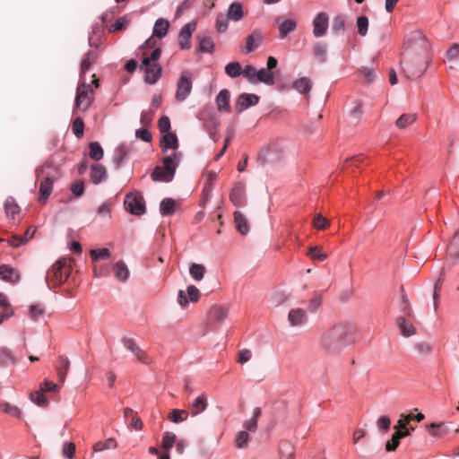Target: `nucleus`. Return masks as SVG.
Listing matches in <instances>:
<instances>
[{
    "mask_svg": "<svg viewBox=\"0 0 459 459\" xmlns=\"http://www.w3.org/2000/svg\"><path fill=\"white\" fill-rule=\"evenodd\" d=\"M90 148V157L94 160H100L104 156V152L102 147L98 142H92L89 145Z\"/></svg>",
    "mask_w": 459,
    "mask_h": 459,
    "instance_id": "a19ab883",
    "label": "nucleus"
},
{
    "mask_svg": "<svg viewBox=\"0 0 459 459\" xmlns=\"http://www.w3.org/2000/svg\"><path fill=\"white\" fill-rule=\"evenodd\" d=\"M228 20H232L234 22H238L243 17L242 7L239 4L233 3L230 5L228 13Z\"/></svg>",
    "mask_w": 459,
    "mask_h": 459,
    "instance_id": "2f4dec72",
    "label": "nucleus"
},
{
    "mask_svg": "<svg viewBox=\"0 0 459 459\" xmlns=\"http://www.w3.org/2000/svg\"><path fill=\"white\" fill-rule=\"evenodd\" d=\"M297 27V22L294 20H285L279 25L280 38H285L290 32L293 31Z\"/></svg>",
    "mask_w": 459,
    "mask_h": 459,
    "instance_id": "72a5a7b5",
    "label": "nucleus"
},
{
    "mask_svg": "<svg viewBox=\"0 0 459 459\" xmlns=\"http://www.w3.org/2000/svg\"><path fill=\"white\" fill-rule=\"evenodd\" d=\"M15 358L11 351L5 348L0 349V366L7 367L15 363Z\"/></svg>",
    "mask_w": 459,
    "mask_h": 459,
    "instance_id": "4c0bfd02",
    "label": "nucleus"
},
{
    "mask_svg": "<svg viewBox=\"0 0 459 459\" xmlns=\"http://www.w3.org/2000/svg\"><path fill=\"white\" fill-rule=\"evenodd\" d=\"M207 408V399L204 394L197 396L189 405L190 414L195 417Z\"/></svg>",
    "mask_w": 459,
    "mask_h": 459,
    "instance_id": "aec40b11",
    "label": "nucleus"
},
{
    "mask_svg": "<svg viewBox=\"0 0 459 459\" xmlns=\"http://www.w3.org/2000/svg\"><path fill=\"white\" fill-rule=\"evenodd\" d=\"M199 48L198 50L204 53H212L214 48V43L209 36H199Z\"/></svg>",
    "mask_w": 459,
    "mask_h": 459,
    "instance_id": "473e14b6",
    "label": "nucleus"
},
{
    "mask_svg": "<svg viewBox=\"0 0 459 459\" xmlns=\"http://www.w3.org/2000/svg\"><path fill=\"white\" fill-rule=\"evenodd\" d=\"M29 315L31 320L39 321L44 317L45 307L41 304H33L29 307Z\"/></svg>",
    "mask_w": 459,
    "mask_h": 459,
    "instance_id": "e433bc0d",
    "label": "nucleus"
},
{
    "mask_svg": "<svg viewBox=\"0 0 459 459\" xmlns=\"http://www.w3.org/2000/svg\"><path fill=\"white\" fill-rule=\"evenodd\" d=\"M286 152V144L282 140H273L261 150V157L266 161H278Z\"/></svg>",
    "mask_w": 459,
    "mask_h": 459,
    "instance_id": "39448f33",
    "label": "nucleus"
},
{
    "mask_svg": "<svg viewBox=\"0 0 459 459\" xmlns=\"http://www.w3.org/2000/svg\"><path fill=\"white\" fill-rule=\"evenodd\" d=\"M0 279L10 283H15L20 280V273L13 267L5 264L0 265Z\"/></svg>",
    "mask_w": 459,
    "mask_h": 459,
    "instance_id": "f3484780",
    "label": "nucleus"
},
{
    "mask_svg": "<svg viewBox=\"0 0 459 459\" xmlns=\"http://www.w3.org/2000/svg\"><path fill=\"white\" fill-rule=\"evenodd\" d=\"M0 409L6 414L12 415L13 417L20 418L22 415V411L19 407L13 405L9 403H1Z\"/></svg>",
    "mask_w": 459,
    "mask_h": 459,
    "instance_id": "3c124183",
    "label": "nucleus"
},
{
    "mask_svg": "<svg viewBox=\"0 0 459 459\" xmlns=\"http://www.w3.org/2000/svg\"><path fill=\"white\" fill-rule=\"evenodd\" d=\"M428 429L430 435L434 437H443L448 432V428L444 423H431Z\"/></svg>",
    "mask_w": 459,
    "mask_h": 459,
    "instance_id": "79ce46f5",
    "label": "nucleus"
},
{
    "mask_svg": "<svg viewBox=\"0 0 459 459\" xmlns=\"http://www.w3.org/2000/svg\"><path fill=\"white\" fill-rule=\"evenodd\" d=\"M124 204L126 211L132 214L142 215L145 212L144 201L143 196L139 194H127Z\"/></svg>",
    "mask_w": 459,
    "mask_h": 459,
    "instance_id": "6e6552de",
    "label": "nucleus"
},
{
    "mask_svg": "<svg viewBox=\"0 0 459 459\" xmlns=\"http://www.w3.org/2000/svg\"><path fill=\"white\" fill-rule=\"evenodd\" d=\"M234 221L237 230L242 235H247L249 232V224L247 217L241 212H235Z\"/></svg>",
    "mask_w": 459,
    "mask_h": 459,
    "instance_id": "b1692460",
    "label": "nucleus"
},
{
    "mask_svg": "<svg viewBox=\"0 0 459 459\" xmlns=\"http://www.w3.org/2000/svg\"><path fill=\"white\" fill-rule=\"evenodd\" d=\"M292 87L295 89L299 93L303 95H308V93L311 91V81L308 77H300L296 79L292 82Z\"/></svg>",
    "mask_w": 459,
    "mask_h": 459,
    "instance_id": "5701e85b",
    "label": "nucleus"
},
{
    "mask_svg": "<svg viewBox=\"0 0 459 459\" xmlns=\"http://www.w3.org/2000/svg\"><path fill=\"white\" fill-rule=\"evenodd\" d=\"M96 54L93 51H90L87 53L85 57L83 58L82 65H81V76L82 77V74L87 72L91 65L96 61Z\"/></svg>",
    "mask_w": 459,
    "mask_h": 459,
    "instance_id": "de8ad7c7",
    "label": "nucleus"
},
{
    "mask_svg": "<svg viewBox=\"0 0 459 459\" xmlns=\"http://www.w3.org/2000/svg\"><path fill=\"white\" fill-rule=\"evenodd\" d=\"M180 161V155L174 152L162 160L163 166H157L152 173L154 181L170 182L175 176L176 169Z\"/></svg>",
    "mask_w": 459,
    "mask_h": 459,
    "instance_id": "7ed1b4c3",
    "label": "nucleus"
},
{
    "mask_svg": "<svg viewBox=\"0 0 459 459\" xmlns=\"http://www.w3.org/2000/svg\"><path fill=\"white\" fill-rule=\"evenodd\" d=\"M314 53L317 58L321 61H325L327 53L326 46L323 43H316L314 46Z\"/></svg>",
    "mask_w": 459,
    "mask_h": 459,
    "instance_id": "69168bd1",
    "label": "nucleus"
},
{
    "mask_svg": "<svg viewBox=\"0 0 459 459\" xmlns=\"http://www.w3.org/2000/svg\"><path fill=\"white\" fill-rule=\"evenodd\" d=\"M205 267L201 264H193L189 268V274L195 281H202L204 277Z\"/></svg>",
    "mask_w": 459,
    "mask_h": 459,
    "instance_id": "58836bf2",
    "label": "nucleus"
},
{
    "mask_svg": "<svg viewBox=\"0 0 459 459\" xmlns=\"http://www.w3.org/2000/svg\"><path fill=\"white\" fill-rule=\"evenodd\" d=\"M230 200L235 205H240L243 203L244 195L240 186H235L230 193Z\"/></svg>",
    "mask_w": 459,
    "mask_h": 459,
    "instance_id": "4d7b16f0",
    "label": "nucleus"
},
{
    "mask_svg": "<svg viewBox=\"0 0 459 459\" xmlns=\"http://www.w3.org/2000/svg\"><path fill=\"white\" fill-rule=\"evenodd\" d=\"M67 278V273L63 271V264L56 261L47 272L46 281L49 288L56 286L65 281Z\"/></svg>",
    "mask_w": 459,
    "mask_h": 459,
    "instance_id": "0eeeda50",
    "label": "nucleus"
},
{
    "mask_svg": "<svg viewBox=\"0 0 459 459\" xmlns=\"http://www.w3.org/2000/svg\"><path fill=\"white\" fill-rule=\"evenodd\" d=\"M90 255L94 262L107 260L111 256V251L106 247L91 249Z\"/></svg>",
    "mask_w": 459,
    "mask_h": 459,
    "instance_id": "f704fd0d",
    "label": "nucleus"
},
{
    "mask_svg": "<svg viewBox=\"0 0 459 459\" xmlns=\"http://www.w3.org/2000/svg\"><path fill=\"white\" fill-rule=\"evenodd\" d=\"M398 326L401 333L405 337L411 336L415 333V327L413 325L403 317H400L398 319Z\"/></svg>",
    "mask_w": 459,
    "mask_h": 459,
    "instance_id": "7c9ffc66",
    "label": "nucleus"
},
{
    "mask_svg": "<svg viewBox=\"0 0 459 459\" xmlns=\"http://www.w3.org/2000/svg\"><path fill=\"white\" fill-rule=\"evenodd\" d=\"M307 316L304 309L291 308L288 314V322L292 327H302L307 324Z\"/></svg>",
    "mask_w": 459,
    "mask_h": 459,
    "instance_id": "9b49d317",
    "label": "nucleus"
},
{
    "mask_svg": "<svg viewBox=\"0 0 459 459\" xmlns=\"http://www.w3.org/2000/svg\"><path fill=\"white\" fill-rule=\"evenodd\" d=\"M243 68L238 62L229 63L225 66V73L230 78H236L242 74Z\"/></svg>",
    "mask_w": 459,
    "mask_h": 459,
    "instance_id": "ea45409f",
    "label": "nucleus"
},
{
    "mask_svg": "<svg viewBox=\"0 0 459 459\" xmlns=\"http://www.w3.org/2000/svg\"><path fill=\"white\" fill-rule=\"evenodd\" d=\"M376 425L378 430L386 432L391 425L390 418L386 415H383L377 419Z\"/></svg>",
    "mask_w": 459,
    "mask_h": 459,
    "instance_id": "0e129e2a",
    "label": "nucleus"
},
{
    "mask_svg": "<svg viewBox=\"0 0 459 459\" xmlns=\"http://www.w3.org/2000/svg\"><path fill=\"white\" fill-rule=\"evenodd\" d=\"M346 18L344 15L334 17L332 24V30L335 34L342 33L345 30Z\"/></svg>",
    "mask_w": 459,
    "mask_h": 459,
    "instance_id": "c03bdc74",
    "label": "nucleus"
},
{
    "mask_svg": "<svg viewBox=\"0 0 459 459\" xmlns=\"http://www.w3.org/2000/svg\"><path fill=\"white\" fill-rule=\"evenodd\" d=\"M195 28H196L195 22H191L186 23L180 30V32L178 35V42H179V46L182 49H186V48H190L189 40H190L192 34L195 31Z\"/></svg>",
    "mask_w": 459,
    "mask_h": 459,
    "instance_id": "4468645a",
    "label": "nucleus"
},
{
    "mask_svg": "<svg viewBox=\"0 0 459 459\" xmlns=\"http://www.w3.org/2000/svg\"><path fill=\"white\" fill-rule=\"evenodd\" d=\"M307 255L315 260L325 261L327 258V254L322 251V247L315 246L308 249Z\"/></svg>",
    "mask_w": 459,
    "mask_h": 459,
    "instance_id": "864d4df0",
    "label": "nucleus"
},
{
    "mask_svg": "<svg viewBox=\"0 0 459 459\" xmlns=\"http://www.w3.org/2000/svg\"><path fill=\"white\" fill-rule=\"evenodd\" d=\"M417 119L415 113L403 114L395 122V126L399 129H404L412 125Z\"/></svg>",
    "mask_w": 459,
    "mask_h": 459,
    "instance_id": "c756f323",
    "label": "nucleus"
},
{
    "mask_svg": "<svg viewBox=\"0 0 459 459\" xmlns=\"http://www.w3.org/2000/svg\"><path fill=\"white\" fill-rule=\"evenodd\" d=\"M200 298V290L194 285H189L186 291L179 290L178 293V303L185 307L189 302H197Z\"/></svg>",
    "mask_w": 459,
    "mask_h": 459,
    "instance_id": "9d476101",
    "label": "nucleus"
},
{
    "mask_svg": "<svg viewBox=\"0 0 459 459\" xmlns=\"http://www.w3.org/2000/svg\"><path fill=\"white\" fill-rule=\"evenodd\" d=\"M160 147L163 152L169 150L176 151L178 147V137L173 133L165 134L160 139Z\"/></svg>",
    "mask_w": 459,
    "mask_h": 459,
    "instance_id": "a211bd4d",
    "label": "nucleus"
},
{
    "mask_svg": "<svg viewBox=\"0 0 459 459\" xmlns=\"http://www.w3.org/2000/svg\"><path fill=\"white\" fill-rule=\"evenodd\" d=\"M117 447V442L113 437H108L105 441L96 442L92 449L94 452H102L104 450L116 449Z\"/></svg>",
    "mask_w": 459,
    "mask_h": 459,
    "instance_id": "cd10ccee",
    "label": "nucleus"
},
{
    "mask_svg": "<svg viewBox=\"0 0 459 459\" xmlns=\"http://www.w3.org/2000/svg\"><path fill=\"white\" fill-rule=\"evenodd\" d=\"M259 101V97L255 94L252 93H243L238 96L236 102V110L238 112H242L247 108L255 106Z\"/></svg>",
    "mask_w": 459,
    "mask_h": 459,
    "instance_id": "2eb2a0df",
    "label": "nucleus"
},
{
    "mask_svg": "<svg viewBox=\"0 0 459 459\" xmlns=\"http://www.w3.org/2000/svg\"><path fill=\"white\" fill-rule=\"evenodd\" d=\"M176 442V435L172 432H165L162 437V447L169 450Z\"/></svg>",
    "mask_w": 459,
    "mask_h": 459,
    "instance_id": "13d9d810",
    "label": "nucleus"
},
{
    "mask_svg": "<svg viewBox=\"0 0 459 459\" xmlns=\"http://www.w3.org/2000/svg\"><path fill=\"white\" fill-rule=\"evenodd\" d=\"M230 93L228 90L220 91L216 96L215 102L219 111H228L230 109Z\"/></svg>",
    "mask_w": 459,
    "mask_h": 459,
    "instance_id": "4be33fe9",
    "label": "nucleus"
},
{
    "mask_svg": "<svg viewBox=\"0 0 459 459\" xmlns=\"http://www.w3.org/2000/svg\"><path fill=\"white\" fill-rule=\"evenodd\" d=\"M448 253L449 255L455 258L459 259V233L456 232L454 238H452L449 246H448Z\"/></svg>",
    "mask_w": 459,
    "mask_h": 459,
    "instance_id": "8fccbe9b",
    "label": "nucleus"
},
{
    "mask_svg": "<svg viewBox=\"0 0 459 459\" xmlns=\"http://www.w3.org/2000/svg\"><path fill=\"white\" fill-rule=\"evenodd\" d=\"M94 78L91 84H87L83 78L81 76L80 83L77 87L76 97H75V108L82 111H86L93 101V87H99V81L95 78V74L92 75Z\"/></svg>",
    "mask_w": 459,
    "mask_h": 459,
    "instance_id": "20e7f679",
    "label": "nucleus"
},
{
    "mask_svg": "<svg viewBox=\"0 0 459 459\" xmlns=\"http://www.w3.org/2000/svg\"><path fill=\"white\" fill-rule=\"evenodd\" d=\"M123 345L129 350L141 362L149 363L147 354L136 345L132 338L125 337L122 340Z\"/></svg>",
    "mask_w": 459,
    "mask_h": 459,
    "instance_id": "dca6fc26",
    "label": "nucleus"
},
{
    "mask_svg": "<svg viewBox=\"0 0 459 459\" xmlns=\"http://www.w3.org/2000/svg\"><path fill=\"white\" fill-rule=\"evenodd\" d=\"M192 79L188 72H183L177 83L176 100L182 102L185 101L192 91Z\"/></svg>",
    "mask_w": 459,
    "mask_h": 459,
    "instance_id": "1a4fd4ad",
    "label": "nucleus"
},
{
    "mask_svg": "<svg viewBox=\"0 0 459 459\" xmlns=\"http://www.w3.org/2000/svg\"><path fill=\"white\" fill-rule=\"evenodd\" d=\"M256 68L251 65H247L243 69L242 74L248 80L250 83H255Z\"/></svg>",
    "mask_w": 459,
    "mask_h": 459,
    "instance_id": "338daca9",
    "label": "nucleus"
},
{
    "mask_svg": "<svg viewBox=\"0 0 459 459\" xmlns=\"http://www.w3.org/2000/svg\"><path fill=\"white\" fill-rule=\"evenodd\" d=\"M188 417V412L185 410L174 409L169 415V419L174 423L185 421Z\"/></svg>",
    "mask_w": 459,
    "mask_h": 459,
    "instance_id": "49530a36",
    "label": "nucleus"
},
{
    "mask_svg": "<svg viewBox=\"0 0 459 459\" xmlns=\"http://www.w3.org/2000/svg\"><path fill=\"white\" fill-rule=\"evenodd\" d=\"M36 232V229H29L23 237H14L12 240H10V245L18 247L23 244H25L28 240L33 238Z\"/></svg>",
    "mask_w": 459,
    "mask_h": 459,
    "instance_id": "c9c22d12",
    "label": "nucleus"
},
{
    "mask_svg": "<svg viewBox=\"0 0 459 459\" xmlns=\"http://www.w3.org/2000/svg\"><path fill=\"white\" fill-rule=\"evenodd\" d=\"M229 309L226 307H216L213 310V316L219 323H222L228 316Z\"/></svg>",
    "mask_w": 459,
    "mask_h": 459,
    "instance_id": "680f3d73",
    "label": "nucleus"
},
{
    "mask_svg": "<svg viewBox=\"0 0 459 459\" xmlns=\"http://www.w3.org/2000/svg\"><path fill=\"white\" fill-rule=\"evenodd\" d=\"M49 166H43L41 168H38L36 169V174L38 177L43 176L46 174V176L40 180L39 184V202H46L48 198L50 196L52 193L53 188V178L50 177V173L47 172V169H49Z\"/></svg>",
    "mask_w": 459,
    "mask_h": 459,
    "instance_id": "423d86ee",
    "label": "nucleus"
},
{
    "mask_svg": "<svg viewBox=\"0 0 459 459\" xmlns=\"http://www.w3.org/2000/svg\"><path fill=\"white\" fill-rule=\"evenodd\" d=\"M328 15L324 12L319 13L313 21V34L316 37L324 36L328 28Z\"/></svg>",
    "mask_w": 459,
    "mask_h": 459,
    "instance_id": "ddd939ff",
    "label": "nucleus"
},
{
    "mask_svg": "<svg viewBox=\"0 0 459 459\" xmlns=\"http://www.w3.org/2000/svg\"><path fill=\"white\" fill-rule=\"evenodd\" d=\"M175 202L173 199L166 198L160 204V211L162 215H169L174 211Z\"/></svg>",
    "mask_w": 459,
    "mask_h": 459,
    "instance_id": "6e6d98bb",
    "label": "nucleus"
},
{
    "mask_svg": "<svg viewBox=\"0 0 459 459\" xmlns=\"http://www.w3.org/2000/svg\"><path fill=\"white\" fill-rule=\"evenodd\" d=\"M112 272L115 279L119 282H126L131 275L128 265L123 260L113 263Z\"/></svg>",
    "mask_w": 459,
    "mask_h": 459,
    "instance_id": "f8f14e48",
    "label": "nucleus"
},
{
    "mask_svg": "<svg viewBox=\"0 0 459 459\" xmlns=\"http://www.w3.org/2000/svg\"><path fill=\"white\" fill-rule=\"evenodd\" d=\"M369 22L368 17L359 16L357 18L356 26L358 30V33L361 37H365L368 30Z\"/></svg>",
    "mask_w": 459,
    "mask_h": 459,
    "instance_id": "09e8293b",
    "label": "nucleus"
},
{
    "mask_svg": "<svg viewBox=\"0 0 459 459\" xmlns=\"http://www.w3.org/2000/svg\"><path fill=\"white\" fill-rule=\"evenodd\" d=\"M249 441V435L247 430L239 431L236 436V445L238 448H244Z\"/></svg>",
    "mask_w": 459,
    "mask_h": 459,
    "instance_id": "052dcab7",
    "label": "nucleus"
},
{
    "mask_svg": "<svg viewBox=\"0 0 459 459\" xmlns=\"http://www.w3.org/2000/svg\"><path fill=\"white\" fill-rule=\"evenodd\" d=\"M75 452V446L72 442H65L63 445L62 455L65 459H73Z\"/></svg>",
    "mask_w": 459,
    "mask_h": 459,
    "instance_id": "e2e57ef3",
    "label": "nucleus"
},
{
    "mask_svg": "<svg viewBox=\"0 0 459 459\" xmlns=\"http://www.w3.org/2000/svg\"><path fill=\"white\" fill-rule=\"evenodd\" d=\"M312 224L315 229L320 230L326 229L330 225V221L328 219L325 218L322 214L316 213L314 216Z\"/></svg>",
    "mask_w": 459,
    "mask_h": 459,
    "instance_id": "5fc2aeb1",
    "label": "nucleus"
},
{
    "mask_svg": "<svg viewBox=\"0 0 459 459\" xmlns=\"http://www.w3.org/2000/svg\"><path fill=\"white\" fill-rule=\"evenodd\" d=\"M169 28V22L163 18H159L153 26L152 37L164 38L168 33Z\"/></svg>",
    "mask_w": 459,
    "mask_h": 459,
    "instance_id": "393cba45",
    "label": "nucleus"
},
{
    "mask_svg": "<svg viewBox=\"0 0 459 459\" xmlns=\"http://www.w3.org/2000/svg\"><path fill=\"white\" fill-rule=\"evenodd\" d=\"M107 169L100 164H93L91 167V179L92 183L98 185L107 179Z\"/></svg>",
    "mask_w": 459,
    "mask_h": 459,
    "instance_id": "6ab92c4d",
    "label": "nucleus"
},
{
    "mask_svg": "<svg viewBox=\"0 0 459 459\" xmlns=\"http://www.w3.org/2000/svg\"><path fill=\"white\" fill-rule=\"evenodd\" d=\"M252 351L248 349H242L238 352V359L237 361L240 364H245L248 362L252 358Z\"/></svg>",
    "mask_w": 459,
    "mask_h": 459,
    "instance_id": "774afa93",
    "label": "nucleus"
},
{
    "mask_svg": "<svg viewBox=\"0 0 459 459\" xmlns=\"http://www.w3.org/2000/svg\"><path fill=\"white\" fill-rule=\"evenodd\" d=\"M261 40L262 36L260 34L249 35L246 42V53H250L251 51L255 49L258 47Z\"/></svg>",
    "mask_w": 459,
    "mask_h": 459,
    "instance_id": "a18cd8bd",
    "label": "nucleus"
},
{
    "mask_svg": "<svg viewBox=\"0 0 459 459\" xmlns=\"http://www.w3.org/2000/svg\"><path fill=\"white\" fill-rule=\"evenodd\" d=\"M42 393L41 390L31 393L30 398V401L38 406L46 407L48 404V401Z\"/></svg>",
    "mask_w": 459,
    "mask_h": 459,
    "instance_id": "603ef678",
    "label": "nucleus"
},
{
    "mask_svg": "<svg viewBox=\"0 0 459 459\" xmlns=\"http://www.w3.org/2000/svg\"><path fill=\"white\" fill-rule=\"evenodd\" d=\"M264 82L267 85H273L274 83V74L271 71L265 68L256 70L255 83Z\"/></svg>",
    "mask_w": 459,
    "mask_h": 459,
    "instance_id": "a878e982",
    "label": "nucleus"
},
{
    "mask_svg": "<svg viewBox=\"0 0 459 459\" xmlns=\"http://www.w3.org/2000/svg\"><path fill=\"white\" fill-rule=\"evenodd\" d=\"M412 37L415 42L411 50L406 51L401 61L403 72L406 78L411 80L420 78L430 63L427 56L430 48L429 42L420 32L415 33Z\"/></svg>",
    "mask_w": 459,
    "mask_h": 459,
    "instance_id": "f257e3e1",
    "label": "nucleus"
},
{
    "mask_svg": "<svg viewBox=\"0 0 459 459\" xmlns=\"http://www.w3.org/2000/svg\"><path fill=\"white\" fill-rule=\"evenodd\" d=\"M281 459H293L294 448L290 443L284 441L280 445Z\"/></svg>",
    "mask_w": 459,
    "mask_h": 459,
    "instance_id": "37998d69",
    "label": "nucleus"
},
{
    "mask_svg": "<svg viewBox=\"0 0 459 459\" xmlns=\"http://www.w3.org/2000/svg\"><path fill=\"white\" fill-rule=\"evenodd\" d=\"M351 326L338 324L325 330L319 337L321 346L329 352H339L346 345V340L352 333Z\"/></svg>",
    "mask_w": 459,
    "mask_h": 459,
    "instance_id": "f03ea898",
    "label": "nucleus"
},
{
    "mask_svg": "<svg viewBox=\"0 0 459 459\" xmlns=\"http://www.w3.org/2000/svg\"><path fill=\"white\" fill-rule=\"evenodd\" d=\"M4 208L7 215L12 217H14L20 212L19 206L12 198H9L5 201Z\"/></svg>",
    "mask_w": 459,
    "mask_h": 459,
    "instance_id": "bf43d9fd",
    "label": "nucleus"
},
{
    "mask_svg": "<svg viewBox=\"0 0 459 459\" xmlns=\"http://www.w3.org/2000/svg\"><path fill=\"white\" fill-rule=\"evenodd\" d=\"M260 415L261 409L256 407L253 411V416L243 423V430H247V433L255 432L257 429V420Z\"/></svg>",
    "mask_w": 459,
    "mask_h": 459,
    "instance_id": "bb28decb",
    "label": "nucleus"
},
{
    "mask_svg": "<svg viewBox=\"0 0 459 459\" xmlns=\"http://www.w3.org/2000/svg\"><path fill=\"white\" fill-rule=\"evenodd\" d=\"M70 367V361L67 358L60 357L56 364L57 375L61 382H65Z\"/></svg>",
    "mask_w": 459,
    "mask_h": 459,
    "instance_id": "c85d7f7f",
    "label": "nucleus"
},
{
    "mask_svg": "<svg viewBox=\"0 0 459 459\" xmlns=\"http://www.w3.org/2000/svg\"><path fill=\"white\" fill-rule=\"evenodd\" d=\"M162 69L160 65L152 64L145 69L144 81L149 84H154L160 77Z\"/></svg>",
    "mask_w": 459,
    "mask_h": 459,
    "instance_id": "412c9836",
    "label": "nucleus"
}]
</instances>
